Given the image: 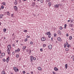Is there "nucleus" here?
Wrapping results in <instances>:
<instances>
[{
    "label": "nucleus",
    "mask_w": 74,
    "mask_h": 74,
    "mask_svg": "<svg viewBox=\"0 0 74 74\" xmlns=\"http://www.w3.org/2000/svg\"><path fill=\"white\" fill-rule=\"evenodd\" d=\"M14 4L15 5H17L18 2H17L16 1H15L14 3Z\"/></svg>",
    "instance_id": "obj_19"
},
{
    "label": "nucleus",
    "mask_w": 74,
    "mask_h": 74,
    "mask_svg": "<svg viewBox=\"0 0 74 74\" xmlns=\"http://www.w3.org/2000/svg\"><path fill=\"white\" fill-rule=\"evenodd\" d=\"M4 8V7L3 5H2L1 6V9H3Z\"/></svg>",
    "instance_id": "obj_23"
},
{
    "label": "nucleus",
    "mask_w": 74,
    "mask_h": 74,
    "mask_svg": "<svg viewBox=\"0 0 74 74\" xmlns=\"http://www.w3.org/2000/svg\"><path fill=\"white\" fill-rule=\"evenodd\" d=\"M21 45H23V44H21Z\"/></svg>",
    "instance_id": "obj_60"
},
{
    "label": "nucleus",
    "mask_w": 74,
    "mask_h": 74,
    "mask_svg": "<svg viewBox=\"0 0 74 74\" xmlns=\"http://www.w3.org/2000/svg\"><path fill=\"white\" fill-rule=\"evenodd\" d=\"M32 5H33V6H34L35 5V2L32 3Z\"/></svg>",
    "instance_id": "obj_30"
},
{
    "label": "nucleus",
    "mask_w": 74,
    "mask_h": 74,
    "mask_svg": "<svg viewBox=\"0 0 74 74\" xmlns=\"http://www.w3.org/2000/svg\"><path fill=\"white\" fill-rule=\"evenodd\" d=\"M64 29H66V27H64Z\"/></svg>",
    "instance_id": "obj_62"
},
{
    "label": "nucleus",
    "mask_w": 74,
    "mask_h": 74,
    "mask_svg": "<svg viewBox=\"0 0 74 74\" xmlns=\"http://www.w3.org/2000/svg\"><path fill=\"white\" fill-rule=\"evenodd\" d=\"M18 52V51L17 50H15V52Z\"/></svg>",
    "instance_id": "obj_52"
},
{
    "label": "nucleus",
    "mask_w": 74,
    "mask_h": 74,
    "mask_svg": "<svg viewBox=\"0 0 74 74\" xmlns=\"http://www.w3.org/2000/svg\"><path fill=\"white\" fill-rule=\"evenodd\" d=\"M10 59V58L9 57H8L6 59V61L7 62V63H8V61H9V60Z\"/></svg>",
    "instance_id": "obj_9"
},
{
    "label": "nucleus",
    "mask_w": 74,
    "mask_h": 74,
    "mask_svg": "<svg viewBox=\"0 0 74 74\" xmlns=\"http://www.w3.org/2000/svg\"><path fill=\"white\" fill-rule=\"evenodd\" d=\"M11 45H9L8 46V49H9V50L11 49Z\"/></svg>",
    "instance_id": "obj_6"
},
{
    "label": "nucleus",
    "mask_w": 74,
    "mask_h": 74,
    "mask_svg": "<svg viewBox=\"0 0 74 74\" xmlns=\"http://www.w3.org/2000/svg\"><path fill=\"white\" fill-rule=\"evenodd\" d=\"M19 3H21V0H19Z\"/></svg>",
    "instance_id": "obj_56"
},
{
    "label": "nucleus",
    "mask_w": 74,
    "mask_h": 74,
    "mask_svg": "<svg viewBox=\"0 0 74 74\" xmlns=\"http://www.w3.org/2000/svg\"><path fill=\"white\" fill-rule=\"evenodd\" d=\"M60 30H62V27H60Z\"/></svg>",
    "instance_id": "obj_35"
},
{
    "label": "nucleus",
    "mask_w": 74,
    "mask_h": 74,
    "mask_svg": "<svg viewBox=\"0 0 74 74\" xmlns=\"http://www.w3.org/2000/svg\"><path fill=\"white\" fill-rule=\"evenodd\" d=\"M46 45L45 44H44L43 45V47H46Z\"/></svg>",
    "instance_id": "obj_38"
},
{
    "label": "nucleus",
    "mask_w": 74,
    "mask_h": 74,
    "mask_svg": "<svg viewBox=\"0 0 74 74\" xmlns=\"http://www.w3.org/2000/svg\"><path fill=\"white\" fill-rule=\"evenodd\" d=\"M73 24H70V26H71V27H73Z\"/></svg>",
    "instance_id": "obj_26"
},
{
    "label": "nucleus",
    "mask_w": 74,
    "mask_h": 74,
    "mask_svg": "<svg viewBox=\"0 0 74 74\" xmlns=\"http://www.w3.org/2000/svg\"><path fill=\"white\" fill-rule=\"evenodd\" d=\"M48 48L51 50V49H52V45H49L48 46Z\"/></svg>",
    "instance_id": "obj_3"
},
{
    "label": "nucleus",
    "mask_w": 74,
    "mask_h": 74,
    "mask_svg": "<svg viewBox=\"0 0 74 74\" xmlns=\"http://www.w3.org/2000/svg\"><path fill=\"white\" fill-rule=\"evenodd\" d=\"M3 17V14H0V18H2Z\"/></svg>",
    "instance_id": "obj_16"
},
{
    "label": "nucleus",
    "mask_w": 74,
    "mask_h": 74,
    "mask_svg": "<svg viewBox=\"0 0 74 74\" xmlns=\"http://www.w3.org/2000/svg\"><path fill=\"white\" fill-rule=\"evenodd\" d=\"M66 26H67V24H65V25H64V27H66Z\"/></svg>",
    "instance_id": "obj_51"
},
{
    "label": "nucleus",
    "mask_w": 74,
    "mask_h": 74,
    "mask_svg": "<svg viewBox=\"0 0 74 74\" xmlns=\"http://www.w3.org/2000/svg\"><path fill=\"white\" fill-rule=\"evenodd\" d=\"M54 70L55 71H58V69L56 67H55L54 68Z\"/></svg>",
    "instance_id": "obj_17"
},
{
    "label": "nucleus",
    "mask_w": 74,
    "mask_h": 74,
    "mask_svg": "<svg viewBox=\"0 0 74 74\" xmlns=\"http://www.w3.org/2000/svg\"><path fill=\"white\" fill-rule=\"evenodd\" d=\"M14 9L15 11H17L18 10V8L16 6H15L14 7Z\"/></svg>",
    "instance_id": "obj_5"
},
{
    "label": "nucleus",
    "mask_w": 74,
    "mask_h": 74,
    "mask_svg": "<svg viewBox=\"0 0 74 74\" xmlns=\"http://www.w3.org/2000/svg\"><path fill=\"white\" fill-rule=\"evenodd\" d=\"M23 74H25V71H23Z\"/></svg>",
    "instance_id": "obj_39"
},
{
    "label": "nucleus",
    "mask_w": 74,
    "mask_h": 74,
    "mask_svg": "<svg viewBox=\"0 0 74 74\" xmlns=\"http://www.w3.org/2000/svg\"><path fill=\"white\" fill-rule=\"evenodd\" d=\"M54 7L55 8H58L59 7V5L58 4L56 5H54Z\"/></svg>",
    "instance_id": "obj_12"
},
{
    "label": "nucleus",
    "mask_w": 74,
    "mask_h": 74,
    "mask_svg": "<svg viewBox=\"0 0 74 74\" xmlns=\"http://www.w3.org/2000/svg\"><path fill=\"white\" fill-rule=\"evenodd\" d=\"M31 74H33V71L31 72Z\"/></svg>",
    "instance_id": "obj_58"
},
{
    "label": "nucleus",
    "mask_w": 74,
    "mask_h": 74,
    "mask_svg": "<svg viewBox=\"0 0 74 74\" xmlns=\"http://www.w3.org/2000/svg\"><path fill=\"white\" fill-rule=\"evenodd\" d=\"M16 58H18L19 57V55L18 54H16Z\"/></svg>",
    "instance_id": "obj_27"
},
{
    "label": "nucleus",
    "mask_w": 74,
    "mask_h": 74,
    "mask_svg": "<svg viewBox=\"0 0 74 74\" xmlns=\"http://www.w3.org/2000/svg\"><path fill=\"white\" fill-rule=\"evenodd\" d=\"M59 5L60 6H62V4H59Z\"/></svg>",
    "instance_id": "obj_53"
},
{
    "label": "nucleus",
    "mask_w": 74,
    "mask_h": 74,
    "mask_svg": "<svg viewBox=\"0 0 74 74\" xmlns=\"http://www.w3.org/2000/svg\"><path fill=\"white\" fill-rule=\"evenodd\" d=\"M28 38H30V36H29L28 37V36L27 37V38H28Z\"/></svg>",
    "instance_id": "obj_59"
},
{
    "label": "nucleus",
    "mask_w": 74,
    "mask_h": 74,
    "mask_svg": "<svg viewBox=\"0 0 74 74\" xmlns=\"http://www.w3.org/2000/svg\"><path fill=\"white\" fill-rule=\"evenodd\" d=\"M72 39V36H70L69 37V39L71 40Z\"/></svg>",
    "instance_id": "obj_33"
},
{
    "label": "nucleus",
    "mask_w": 74,
    "mask_h": 74,
    "mask_svg": "<svg viewBox=\"0 0 74 74\" xmlns=\"http://www.w3.org/2000/svg\"><path fill=\"white\" fill-rule=\"evenodd\" d=\"M27 41V38L25 39L24 40V41H25V42H26Z\"/></svg>",
    "instance_id": "obj_28"
},
{
    "label": "nucleus",
    "mask_w": 74,
    "mask_h": 74,
    "mask_svg": "<svg viewBox=\"0 0 74 74\" xmlns=\"http://www.w3.org/2000/svg\"><path fill=\"white\" fill-rule=\"evenodd\" d=\"M3 56H0V57L1 58H3Z\"/></svg>",
    "instance_id": "obj_49"
},
{
    "label": "nucleus",
    "mask_w": 74,
    "mask_h": 74,
    "mask_svg": "<svg viewBox=\"0 0 74 74\" xmlns=\"http://www.w3.org/2000/svg\"><path fill=\"white\" fill-rule=\"evenodd\" d=\"M30 44H31V45H33V43L32 42V41H31L30 42Z\"/></svg>",
    "instance_id": "obj_32"
},
{
    "label": "nucleus",
    "mask_w": 74,
    "mask_h": 74,
    "mask_svg": "<svg viewBox=\"0 0 74 74\" xmlns=\"http://www.w3.org/2000/svg\"><path fill=\"white\" fill-rule=\"evenodd\" d=\"M2 73L3 74H5V71H2Z\"/></svg>",
    "instance_id": "obj_25"
},
{
    "label": "nucleus",
    "mask_w": 74,
    "mask_h": 74,
    "mask_svg": "<svg viewBox=\"0 0 74 74\" xmlns=\"http://www.w3.org/2000/svg\"><path fill=\"white\" fill-rule=\"evenodd\" d=\"M54 36L56 37L57 34H54Z\"/></svg>",
    "instance_id": "obj_31"
},
{
    "label": "nucleus",
    "mask_w": 74,
    "mask_h": 74,
    "mask_svg": "<svg viewBox=\"0 0 74 74\" xmlns=\"http://www.w3.org/2000/svg\"><path fill=\"white\" fill-rule=\"evenodd\" d=\"M30 60L31 62L33 61V56H31L30 57Z\"/></svg>",
    "instance_id": "obj_4"
},
{
    "label": "nucleus",
    "mask_w": 74,
    "mask_h": 74,
    "mask_svg": "<svg viewBox=\"0 0 74 74\" xmlns=\"http://www.w3.org/2000/svg\"><path fill=\"white\" fill-rule=\"evenodd\" d=\"M26 46H23V49L24 50V49H26Z\"/></svg>",
    "instance_id": "obj_21"
},
{
    "label": "nucleus",
    "mask_w": 74,
    "mask_h": 74,
    "mask_svg": "<svg viewBox=\"0 0 74 74\" xmlns=\"http://www.w3.org/2000/svg\"><path fill=\"white\" fill-rule=\"evenodd\" d=\"M67 66H68L67 64H66L65 65V66L66 69H67Z\"/></svg>",
    "instance_id": "obj_18"
},
{
    "label": "nucleus",
    "mask_w": 74,
    "mask_h": 74,
    "mask_svg": "<svg viewBox=\"0 0 74 74\" xmlns=\"http://www.w3.org/2000/svg\"><path fill=\"white\" fill-rule=\"evenodd\" d=\"M48 5L50 7L51 6V2H49L48 3Z\"/></svg>",
    "instance_id": "obj_13"
},
{
    "label": "nucleus",
    "mask_w": 74,
    "mask_h": 74,
    "mask_svg": "<svg viewBox=\"0 0 74 74\" xmlns=\"http://www.w3.org/2000/svg\"><path fill=\"white\" fill-rule=\"evenodd\" d=\"M3 62H5V59H3Z\"/></svg>",
    "instance_id": "obj_34"
},
{
    "label": "nucleus",
    "mask_w": 74,
    "mask_h": 74,
    "mask_svg": "<svg viewBox=\"0 0 74 74\" xmlns=\"http://www.w3.org/2000/svg\"><path fill=\"white\" fill-rule=\"evenodd\" d=\"M69 44H68V42H67V41H66V45H68Z\"/></svg>",
    "instance_id": "obj_50"
},
{
    "label": "nucleus",
    "mask_w": 74,
    "mask_h": 74,
    "mask_svg": "<svg viewBox=\"0 0 74 74\" xmlns=\"http://www.w3.org/2000/svg\"><path fill=\"white\" fill-rule=\"evenodd\" d=\"M1 55L2 56H4L5 55V53H1Z\"/></svg>",
    "instance_id": "obj_20"
},
{
    "label": "nucleus",
    "mask_w": 74,
    "mask_h": 74,
    "mask_svg": "<svg viewBox=\"0 0 74 74\" xmlns=\"http://www.w3.org/2000/svg\"><path fill=\"white\" fill-rule=\"evenodd\" d=\"M51 34H49V36H48V37L49 38H50V37H51Z\"/></svg>",
    "instance_id": "obj_37"
},
{
    "label": "nucleus",
    "mask_w": 74,
    "mask_h": 74,
    "mask_svg": "<svg viewBox=\"0 0 74 74\" xmlns=\"http://www.w3.org/2000/svg\"><path fill=\"white\" fill-rule=\"evenodd\" d=\"M67 46L68 48H69L70 46H69V45H67Z\"/></svg>",
    "instance_id": "obj_43"
},
{
    "label": "nucleus",
    "mask_w": 74,
    "mask_h": 74,
    "mask_svg": "<svg viewBox=\"0 0 74 74\" xmlns=\"http://www.w3.org/2000/svg\"><path fill=\"white\" fill-rule=\"evenodd\" d=\"M53 40V38H51V40Z\"/></svg>",
    "instance_id": "obj_61"
},
{
    "label": "nucleus",
    "mask_w": 74,
    "mask_h": 74,
    "mask_svg": "<svg viewBox=\"0 0 74 74\" xmlns=\"http://www.w3.org/2000/svg\"><path fill=\"white\" fill-rule=\"evenodd\" d=\"M70 21L71 23H72V22H73V20H70Z\"/></svg>",
    "instance_id": "obj_40"
},
{
    "label": "nucleus",
    "mask_w": 74,
    "mask_h": 74,
    "mask_svg": "<svg viewBox=\"0 0 74 74\" xmlns=\"http://www.w3.org/2000/svg\"><path fill=\"white\" fill-rule=\"evenodd\" d=\"M38 69L39 70H42V69L40 68V67H38Z\"/></svg>",
    "instance_id": "obj_15"
},
{
    "label": "nucleus",
    "mask_w": 74,
    "mask_h": 74,
    "mask_svg": "<svg viewBox=\"0 0 74 74\" xmlns=\"http://www.w3.org/2000/svg\"><path fill=\"white\" fill-rule=\"evenodd\" d=\"M32 53V51H31V50H30L29 51V53Z\"/></svg>",
    "instance_id": "obj_41"
},
{
    "label": "nucleus",
    "mask_w": 74,
    "mask_h": 74,
    "mask_svg": "<svg viewBox=\"0 0 74 74\" xmlns=\"http://www.w3.org/2000/svg\"><path fill=\"white\" fill-rule=\"evenodd\" d=\"M46 1L47 2H49L50 1V0H46Z\"/></svg>",
    "instance_id": "obj_47"
},
{
    "label": "nucleus",
    "mask_w": 74,
    "mask_h": 74,
    "mask_svg": "<svg viewBox=\"0 0 74 74\" xmlns=\"http://www.w3.org/2000/svg\"><path fill=\"white\" fill-rule=\"evenodd\" d=\"M2 4L3 5H5V2H3Z\"/></svg>",
    "instance_id": "obj_29"
},
{
    "label": "nucleus",
    "mask_w": 74,
    "mask_h": 74,
    "mask_svg": "<svg viewBox=\"0 0 74 74\" xmlns=\"http://www.w3.org/2000/svg\"><path fill=\"white\" fill-rule=\"evenodd\" d=\"M6 29L5 28H4V29H3V32H5V31H6Z\"/></svg>",
    "instance_id": "obj_24"
},
{
    "label": "nucleus",
    "mask_w": 74,
    "mask_h": 74,
    "mask_svg": "<svg viewBox=\"0 0 74 74\" xmlns=\"http://www.w3.org/2000/svg\"><path fill=\"white\" fill-rule=\"evenodd\" d=\"M16 42H18V40H17L16 41Z\"/></svg>",
    "instance_id": "obj_63"
},
{
    "label": "nucleus",
    "mask_w": 74,
    "mask_h": 74,
    "mask_svg": "<svg viewBox=\"0 0 74 74\" xmlns=\"http://www.w3.org/2000/svg\"><path fill=\"white\" fill-rule=\"evenodd\" d=\"M33 59L34 60H35L36 59V58L34 57V58H33Z\"/></svg>",
    "instance_id": "obj_45"
},
{
    "label": "nucleus",
    "mask_w": 74,
    "mask_h": 74,
    "mask_svg": "<svg viewBox=\"0 0 74 74\" xmlns=\"http://www.w3.org/2000/svg\"><path fill=\"white\" fill-rule=\"evenodd\" d=\"M12 53L13 55H14V54H15V53H14V52H13Z\"/></svg>",
    "instance_id": "obj_55"
},
{
    "label": "nucleus",
    "mask_w": 74,
    "mask_h": 74,
    "mask_svg": "<svg viewBox=\"0 0 74 74\" xmlns=\"http://www.w3.org/2000/svg\"><path fill=\"white\" fill-rule=\"evenodd\" d=\"M13 15H14V14H11V16H13Z\"/></svg>",
    "instance_id": "obj_57"
},
{
    "label": "nucleus",
    "mask_w": 74,
    "mask_h": 74,
    "mask_svg": "<svg viewBox=\"0 0 74 74\" xmlns=\"http://www.w3.org/2000/svg\"><path fill=\"white\" fill-rule=\"evenodd\" d=\"M58 33L60 35H61V34H62V33H61V32H60V30H58Z\"/></svg>",
    "instance_id": "obj_8"
},
{
    "label": "nucleus",
    "mask_w": 74,
    "mask_h": 74,
    "mask_svg": "<svg viewBox=\"0 0 74 74\" xmlns=\"http://www.w3.org/2000/svg\"><path fill=\"white\" fill-rule=\"evenodd\" d=\"M53 74H56V73H55L54 72H53Z\"/></svg>",
    "instance_id": "obj_54"
},
{
    "label": "nucleus",
    "mask_w": 74,
    "mask_h": 74,
    "mask_svg": "<svg viewBox=\"0 0 74 74\" xmlns=\"http://www.w3.org/2000/svg\"><path fill=\"white\" fill-rule=\"evenodd\" d=\"M12 46L13 47H15V44H13V45H12Z\"/></svg>",
    "instance_id": "obj_46"
},
{
    "label": "nucleus",
    "mask_w": 74,
    "mask_h": 74,
    "mask_svg": "<svg viewBox=\"0 0 74 74\" xmlns=\"http://www.w3.org/2000/svg\"><path fill=\"white\" fill-rule=\"evenodd\" d=\"M73 61H74V58H73Z\"/></svg>",
    "instance_id": "obj_64"
},
{
    "label": "nucleus",
    "mask_w": 74,
    "mask_h": 74,
    "mask_svg": "<svg viewBox=\"0 0 74 74\" xmlns=\"http://www.w3.org/2000/svg\"><path fill=\"white\" fill-rule=\"evenodd\" d=\"M57 40L59 41H62V39L59 37H58L57 38Z\"/></svg>",
    "instance_id": "obj_7"
},
{
    "label": "nucleus",
    "mask_w": 74,
    "mask_h": 74,
    "mask_svg": "<svg viewBox=\"0 0 74 74\" xmlns=\"http://www.w3.org/2000/svg\"><path fill=\"white\" fill-rule=\"evenodd\" d=\"M41 40L42 41H45V40H46L45 38L42 37V38Z\"/></svg>",
    "instance_id": "obj_2"
},
{
    "label": "nucleus",
    "mask_w": 74,
    "mask_h": 74,
    "mask_svg": "<svg viewBox=\"0 0 74 74\" xmlns=\"http://www.w3.org/2000/svg\"><path fill=\"white\" fill-rule=\"evenodd\" d=\"M17 51H18V52L20 51V49H18L17 50Z\"/></svg>",
    "instance_id": "obj_36"
},
{
    "label": "nucleus",
    "mask_w": 74,
    "mask_h": 74,
    "mask_svg": "<svg viewBox=\"0 0 74 74\" xmlns=\"http://www.w3.org/2000/svg\"><path fill=\"white\" fill-rule=\"evenodd\" d=\"M27 32V30H24V32H25V33H26V32Z\"/></svg>",
    "instance_id": "obj_44"
},
{
    "label": "nucleus",
    "mask_w": 74,
    "mask_h": 74,
    "mask_svg": "<svg viewBox=\"0 0 74 74\" xmlns=\"http://www.w3.org/2000/svg\"><path fill=\"white\" fill-rule=\"evenodd\" d=\"M41 3H43V2H44V0H40V1Z\"/></svg>",
    "instance_id": "obj_14"
},
{
    "label": "nucleus",
    "mask_w": 74,
    "mask_h": 74,
    "mask_svg": "<svg viewBox=\"0 0 74 74\" xmlns=\"http://www.w3.org/2000/svg\"><path fill=\"white\" fill-rule=\"evenodd\" d=\"M10 49H8L7 50V52L8 54H10Z\"/></svg>",
    "instance_id": "obj_11"
},
{
    "label": "nucleus",
    "mask_w": 74,
    "mask_h": 74,
    "mask_svg": "<svg viewBox=\"0 0 74 74\" xmlns=\"http://www.w3.org/2000/svg\"><path fill=\"white\" fill-rule=\"evenodd\" d=\"M13 70H15V72H18V71H19V69L15 67H14L13 68Z\"/></svg>",
    "instance_id": "obj_1"
},
{
    "label": "nucleus",
    "mask_w": 74,
    "mask_h": 74,
    "mask_svg": "<svg viewBox=\"0 0 74 74\" xmlns=\"http://www.w3.org/2000/svg\"><path fill=\"white\" fill-rule=\"evenodd\" d=\"M66 36H67V37H68V36H69V34H66Z\"/></svg>",
    "instance_id": "obj_48"
},
{
    "label": "nucleus",
    "mask_w": 74,
    "mask_h": 74,
    "mask_svg": "<svg viewBox=\"0 0 74 74\" xmlns=\"http://www.w3.org/2000/svg\"><path fill=\"white\" fill-rule=\"evenodd\" d=\"M65 50V51H69V49L66 48V49Z\"/></svg>",
    "instance_id": "obj_22"
},
{
    "label": "nucleus",
    "mask_w": 74,
    "mask_h": 74,
    "mask_svg": "<svg viewBox=\"0 0 74 74\" xmlns=\"http://www.w3.org/2000/svg\"><path fill=\"white\" fill-rule=\"evenodd\" d=\"M46 34L47 35H49V34H51L50 33V32H47V33H46Z\"/></svg>",
    "instance_id": "obj_10"
},
{
    "label": "nucleus",
    "mask_w": 74,
    "mask_h": 74,
    "mask_svg": "<svg viewBox=\"0 0 74 74\" xmlns=\"http://www.w3.org/2000/svg\"><path fill=\"white\" fill-rule=\"evenodd\" d=\"M40 51H41V52H42V48L40 49Z\"/></svg>",
    "instance_id": "obj_42"
}]
</instances>
